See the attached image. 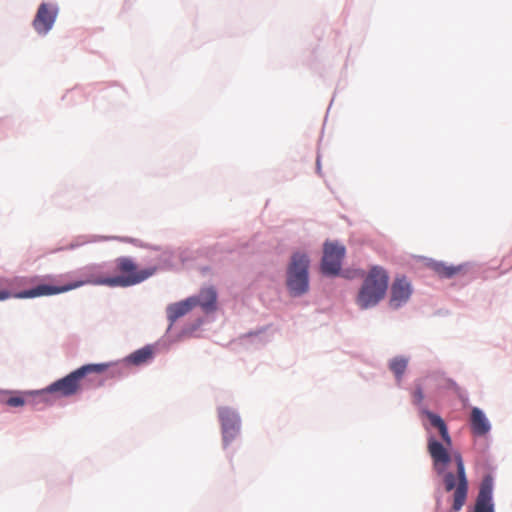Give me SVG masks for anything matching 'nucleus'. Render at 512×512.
Segmentation results:
<instances>
[{
	"mask_svg": "<svg viewBox=\"0 0 512 512\" xmlns=\"http://www.w3.org/2000/svg\"><path fill=\"white\" fill-rule=\"evenodd\" d=\"M57 14V7L48 3H42L38 7L37 13L32 23L35 31L40 35L47 34L52 29Z\"/></svg>",
	"mask_w": 512,
	"mask_h": 512,
	"instance_id": "obj_8",
	"label": "nucleus"
},
{
	"mask_svg": "<svg viewBox=\"0 0 512 512\" xmlns=\"http://www.w3.org/2000/svg\"><path fill=\"white\" fill-rule=\"evenodd\" d=\"M470 426L473 434L483 436L490 430V423L481 409L473 407L470 415Z\"/></svg>",
	"mask_w": 512,
	"mask_h": 512,
	"instance_id": "obj_13",
	"label": "nucleus"
},
{
	"mask_svg": "<svg viewBox=\"0 0 512 512\" xmlns=\"http://www.w3.org/2000/svg\"><path fill=\"white\" fill-rule=\"evenodd\" d=\"M223 434V442L229 444L238 434L240 421L238 415L227 407H221L218 410Z\"/></svg>",
	"mask_w": 512,
	"mask_h": 512,
	"instance_id": "obj_9",
	"label": "nucleus"
},
{
	"mask_svg": "<svg viewBox=\"0 0 512 512\" xmlns=\"http://www.w3.org/2000/svg\"><path fill=\"white\" fill-rule=\"evenodd\" d=\"M412 294L410 282L405 277L396 278L390 290L389 306L397 309L404 305Z\"/></svg>",
	"mask_w": 512,
	"mask_h": 512,
	"instance_id": "obj_10",
	"label": "nucleus"
},
{
	"mask_svg": "<svg viewBox=\"0 0 512 512\" xmlns=\"http://www.w3.org/2000/svg\"><path fill=\"white\" fill-rule=\"evenodd\" d=\"M197 305L205 312H211L216 309L217 293L213 287L202 289L198 297H195Z\"/></svg>",
	"mask_w": 512,
	"mask_h": 512,
	"instance_id": "obj_14",
	"label": "nucleus"
},
{
	"mask_svg": "<svg viewBox=\"0 0 512 512\" xmlns=\"http://www.w3.org/2000/svg\"><path fill=\"white\" fill-rule=\"evenodd\" d=\"M430 424L440 434L442 442L430 436L427 441V450L432 459L435 472L442 476L444 488L453 492L452 512H458L465 505L468 495V479L465 465L460 453L452 455L448 448L452 446V439L444 420L437 414L425 411Z\"/></svg>",
	"mask_w": 512,
	"mask_h": 512,
	"instance_id": "obj_1",
	"label": "nucleus"
},
{
	"mask_svg": "<svg viewBox=\"0 0 512 512\" xmlns=\"http://www.w3.org/2000/svg\"><path fill=\"white\" fill-rule=\"evenodd\" d=\"M492 493L493 479L488 475L485 476L481 482L474 506V512H494Z\"/></svg>",
	"mask_w": 512,
	"mask_h": 512,
	"instance_id": "obj_11",
	"label": "nucleus"
},
{
	"mask_svg": "<svg viewBox=\"0 0 512 512\" xmlns=\"http://www.w3.org/2000/svg\"><path fill=\"white\" fill-rule=\"evenodd\" d=\"M80 274H81V278L72 283L62 285V286L40 284L34 288L24 290V291L17 293L15 295V297L16 298H36V297H41V296L56 295V294L64 293V292L79 288V287L87 285V284L106 285L107 286L106 281L108 280V277L99 276L96 272L95 266L84 267L80 271Z\"/></svg>",
	"mask_w": 512,
	"mask_h": 512,
	"instance_id": "obj_4",
	"label": "nucleus"
},
{
	"mask_svg": "<svg viewBox=\"0 0 512 512\" xmlns=\"http://www.w3.org/2000/svg\"><path fill=\"white\" fill-rule=\"evenodd\" d=\"M389 283V275L381 266H372L367 273L356 297V304L362 310L376 306L384 299Z\"/></svg>",
	"mask_w": 512,
	"mask_h": 512,
	"instance_id": "obj_3",
	"label": "nucleus"
},
{
	"mask_svg": "<svg viewBox=\"0 0 512 512\" xmlns=\"http://www.w3.org/2000/svg\"><path fill=\"white\" fill-rule=\"evenodd\" d=\"M116 275L108 277L107 286L129 287L139 284L151 277L156 269L153 267L140 269L130 257H119L115 260Z\"/></svg>",
	"mask_w": 512,
	"mask_h": 512,
	"instance_id": "obj_5",
	"label": "nucleus"
},
{
	"mask_svg": "<svg viewBox=\"0 0 512 512\" xmlns=\"http://www.w3.org/2000/svg\"><path fill=\"white\" fill-rule=\"evenodd\" d=\"M10 297V293L8 291H0V301L8 299Z\"/></svg>",
	"mask_w": 512,
	"mask_h": 512,
	"instance_id": "obj_20",
	"label": "nucleus"
},
{
	"mask_svg": "<svg viewBox=\"0 0 512 512\" xmlns=\"http://www.w3.org/2000/svg\"><path fill=\"white\" fill-rule=\"evenodd\" d=\"M4 392H0V403H5L11 407H21L28 403L27 399L22 396H12L8 399H4L2 395Z\"/></svg>",
	"mask_w": 512,
	"mask_h": 512,
	"instance_id": "obj_18",
	"label": "nucleus"
},
{
	"mask_svg": "<svg viewBox=\"0 0 512 512\" xmlns=\"http://www.w3.org/2000/svg\"><path fill=\"white\" fill-rule=\"evenodd\" d=\"M424 399L423 390L421 387H417L413 392V401L415 404H420Z\"/></svg>",
	"mask_w": 512,
	"mask_h": 512,
	"instance_id": "obj_19",
	"label": "nucleus"
},
{
	"mask_svg": "<svg viewBox=\"0 0 512 512\" xmlns=\"http://www.w3.org/2000/svg\"><path fill=\"white\" fill-rule=\"evenodd\" d=\"M346 254L344 245L335 241H326L323 245L321 271L327 276H336L341 270L342 260Z\"/></svg>",
	"mask_w": 512,
	"mask_h": 512,
	"instance_id": "obj_7",
	"label": "nucleus"
},
{
	"mask_svg": "<svg viewBox=\"0 0 512 512\" xmlns=\"http://www.w3.org/2000/svg\"><path fill=\"white\" fill-rule=\"evenodd\" d=\"M407 365L408 360L402 356L395 357L390 361L389 368L394 373L398 381L401 380V377L405 373Z\"/></svg>",
	"mask_w": 512,
	"mask_h": 512,
	"instance_id": "obj_17",
	"label": "nucleus"
},
{
	"mask_svg": "<svg viewBox=\"0 0 512 512\" xmlns=\"http://www.w3.org/2000/svg\"><path fill=\"white\" fill-rule=\"evenodd\" d=\"M109 367V364H87L74 370L67 376L53 382L46 389L35 393L36 402L51 403L50 394L58 397H69L77 394L82 389V381L90 374H102Z\"/></svg>",
	"mask_w": 512,
	"mask_h": 512,
	"instance_id": "obj_2",
	"label": "nucleus"
},
{
	"mask_svg": "<svg viewBox=\"0 0 512 512\" xmlns=\"http://www.w3.org/2000/svg\"><path fill=\"white\" fill-rule=\"evenodd\" d=\"M310 260L305 253L296 252L287 269V288L292 296H300L309 289Z\"/></svg>",
	"mask_w": 512,
	"mask_h": 512,
	"instance_id": "obj_6",
	"label": "nucleus"
},
{
	"mask_svg": "<svg viewBox=\"0 0 512 512\" xmlns=\"http://www.w3.org/2000/svg\"><path fill=\"white\" fill-rule=\"evenodd\" d=\"M431 269L441 278H452L462 271V266H448L441 262H433Z\"/></svg>",
	"mask_w": 512,
	"mask_h": 512,
	"instance_id": "obj_15",
	"label": "nucleus"
},
{
	"mask_svg": "<svg viewBox=\"0 0 512 512\" xmlns=\"http://www.w3.org/2000/svg\"><path fill=\"white\" fill-rule=\"evenodd\" d=\"M196 306L197 301L195 297H190L186 300L173 303L167 308V317L171 323H174L178 318L186 315Z\"/></svg>",
	"mask_w": 512,
	"mask_h": 512,
	"instance_id": "obj_12",
	"label": "nucleus"
},
{
	"mask_svg": "<svg viewBox=\"0 0 512 512\" xmlns=\"http://www.w3.org/2000/svg\"><path fill=\"white\" fill-rule=\"evenodd\" d=\"M153 351L150 347H144L139 350H136L132 354H130L127 358L128 362L134 365H141L146 363L148 360L152 358Z\"/></svg>",
	"mask_w": 512,
	"mask_h": 512,
	"instance_id": "obj_16",
	"label": "nucleus"
}]
</instances>
